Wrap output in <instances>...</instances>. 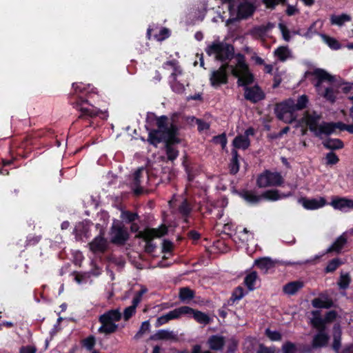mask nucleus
<instances>
[{"instance_id": "f3484780", "label": "nucleus", "mask_w": 353, "mask_h": 353, "mask_svg": "<svg viewBox=\"0 0 353 353\" xmlns=\"http://www.w3.org/2000/svg\"><path fill=\"white\" fill-rule=\"evenodd\" d=\"M245 98L253 103H256L264 98V94L258 86L245 87Z\"/></svg>"}, {"instance_id": "412c9836", "label": "nucleus", "mask_w": 353, "mask_h": 353, "mask_svg": "<svg viewBox=\"0 0 353 353\" xmlns=\"http://www.w3.org/2000/svg\"><path fill=\"white\" fill-rule=\"evenodd\" d=\"M210 349L219 351L222 350L223 345L225 343L224 337L219 335H212L209 337L207 342Z\"/></svg>"}, {"instance_id": "dca6fc26", "label": "nucleus", "mask_w": 353, "mask_h": 353, "mask_svg": "<svg viewBox=\"0 0 353 353\" xmlns=\"http://www.w3.org/2000/svg\"><path fill=\"white\" fill-rule=\"evenodd\" d=\"M299 202L307 210H317L325 205L326 201L323 197L312 199H301Z\"/></svg>"}, {"instance_id": "ddd939ff", "label": "nucleus", "mask_w": 353, "mask_h": 353, "mask_svg": "<svg viewBox=\"0 0 353 353\" xmlns=\"http://www.w3.org/2000/svg\"><path fill=\"white\" fill-rule=\"evenodd\" d=\"M110 237L112 243L122 245L128 240V233L120 223H114L111 228Z\"/></svg>"}, {"instance_id": "774afa93", "label": "nucleus", "mask_w": 353, "mask_h": 353, "mask_svg": "<svg viewBox=\"0 0 353 353\" xmlns=\"http://www.w3.org/2000/svg\"><path fill=\"white\" fill-rule=\"evenodd\" d=\"M124 219L128 220L129 222L134 221L137 218V215L136 214L125 212L123 216Z\"/></svg>"}, {"instance_id": "a19ab883", "label": "nucleus", "mask_w": 353, "mask_h": 353, "mask_svg": "<svg viewBox=\"0 0 353 353\" xmlns=\"http://www.w3.org/2000/svg\"><path fill=\"white\" fill-rule=\"evenodd\" d=\"M307 101L308 99L305 95L301 96L298 99L296 103L294 101V108L295 110L296 111L304 108L306 106Z\"/></svg>"}, {"instance_id": "603ef678", "label": "nucleus", "mask_w": 353, "mask_h": 353, "mask_svg": "<svg viewBox=\"0 0 353 353\" xmlns=\"http://www.w3.org/2000/svg\"><path fill=\"white\" fill-rule=\"evenodd\" d=\"M257 353H279V351L274 347H268L261 344L257 350Z\"/></svg>"}, {"instance_id": "aec40b11", "label": "nucleus", "mask_w": 353, "mask_h": 353, "mask_svg": "<svg viewBox=\"0 0 353 353\" xmlns=\"http://www.w3.org/2000/svg\"><path fill=\"white\" fill-rule=\"evenodd\" d=\"M328 341L329 336L325 332L324 330H320L314 336L312 346L313 348L322 347L327 344Z\"/></svg>"}, {"instance_id": "338daca9", "label": "nucleus", "mask_w": 353, "mask_h": 353, "mask_svg": "<svg viewBox=\"0 0 353 353\" xmlns=\"http://www.w3.org/2000/svg\"><path fill=\"white\" fill-rule=\"evenodd\" d=\"M36 348L33 346L22 347L20 350V353H35Z\"/></svg>"}, {"instance_id": "f8f14e48", "label": "nucleus", "mask_w": 353, "mask_h": 353, "mask_svg": "<svg viewBox=\"0 0 353 353\" xmlns=\"http://www.w3.org/2000/svg\"><path fill=\"white\" fill-rule=\"evenodd\" d=\"M76 108L81 112L82 115H88L94 117L101 114V118L106 119L108 114L106 112H102L94 107L92 105L88 103L86 101L79 99L76 103Z\"/></svg>"}, {"instance_id": "f03ea898", "label": "nucleus", "mask_w": 353, "mask_h": 353, "mask_svg": "<svg viewBox=\"0 0 353 353\" xmlns=\"http://www.w3.org/2000/svg\"><path fill=\"white\" fill-rule=\"evenodd\" d=\"M158 129L149 133L148 141L157 145L161 141L166 143V154L169 160H174L179 154L178 151L172 144L179 141L176 137L177 128L168 120L165 116L157 118Z\"/></svg>"}, {"instance_id": "680f3d73", "label": "nucleus", "mask_w": 353, "mask_h": 353, "mask_svg": "<svg viewBox=\"0 0 353 353\" xmlns=\"http://www.w3.org/2000/svg\"><path fill=\"white\" fill-rule=\"evenodd\" d=\"M179 211L183 215H186L190 212V208L189 204L188 203V202L186 201H184L182 203V204L180 205Z\"/></svg>"}, {"instance_id": "c9c22d12", "label": "nucleus", "mask_w": 353, "mask_h": 353, "mask_svg": "<svg viewBox=\"0 0 353 353\" xmlns=\"http://www.w3.org/2000/svg\"><path fill=\"white\" fill-rule=\"evenodd\" d=\"M341 331L338 325H335L334 327V342H333V348L336 352L339 351L340 344H341Z\"/></svg>"}, {"instance_id": "c85d7f7f", "label": "nucleus", "mask_w": 353, "mask_h": 353, "mask_svg": "<svg viewBox=\"0 0 353 353\" xmlns=\"http://www.w3.org/2000/svg\"><path fill=\"white\" fill-rule=\"evenodd\" d=\"M274 56L281 61H285L292 57V52L286 46H280L274 52Z\"/></svg>"}, {"instance_id": "20e7f679", "label": "nucleus", "mask_w": 353, "mask_h": 353, "mask_svg": "<svg viewBox=\"0 0 353 353\" xmlns=\"http://www.w3.org/2000/svg\"><path fill=\"white\" fill-rule=\"evenodd\" d=\"M121 318V313L118 309L111 310L104 313L99 317L101 326L99 328V332L105 334L114 332L117 328L115 323L119 321Z\"/></svg>"}, {"instance_id": "79ce46f5", "label": "nucleus", "mask_w": 353, "mask_h": 353, "mask_svg": "<svg viewBox=\"0 0 353 353\" xmlns=\"http://www.w3.org/2000/svg\"><path fill=\"white\" fill-rule=\"evenodd\" d=\"M279 28L281 32L283 39L286 41H289L291 39V36L290 32L287 26L284 23H279Z\"/></svg>"}, {"instance_id": "9d476101", "label": "nucleus", "mask_w": 353, "mask_h": 353, "mask_svg": "<svg viewBox=\"0 0 353 353\" xmlns=\"http://www.w3.org/2000/svg\"><path fill=\"white\" fill-rule=\"evenodd\" d=\"M282 183V176L279 173L268 171L261 174L257 179V184L261 188L280 185Z\"/></svg>"}, {"instance_id": "8fccbe9b", "label": "nucleus", "mask_w": 353, "mask_h": 353, "mask_svg": "<svg viewBox=\"0 0 353 353\" xmlns=\"http://www.w3.org/2000/svg\"><path fill=\"white\" fill-rule=\"evenodd\" d=\"M170 36V30L168 28H161L158 34L155 35L157 41H163Z\"/></svg>"}, {"instance_id": "72a5a7b5", "label": "nucleus", "mask_w": 353, "mask_h": 353, "mask_svg": "<svg viewBox=\"0 0 353 353\" xmlns=\"http://www.w3.org/2000/svg\"><path fill=\"white\" fill-rule=\"evenodd\" d=\"M321 37L322 38L323 41L332 49L333 50H338L341 48V45L339 43V41L333 38L330 37L329 36H327L325 34H320Z\"/></svg>"}, {"instance_id": "c756f323", "label": "nucleus", "mask_w": 353, "mask_h": 353, "mask_svg": "<svg viewBox=\"0 0 353 353\" xmlns=\"http://www.w3.org/2000/svg\"><path fill=\"white\" fill-rule=\"evenodd\" d=\"M351 17L347 14H342L341 15L332 14L330 17V22L332 25L342 26L346 22L350 21Z\"/></svg>"}, {"instance_id": "052dcab7", "label": "nucleus", "mask_w": 353, "mask_h": 353, "mask_svg": "<svg viewBox=\"0 0 353 353\" xmlns=\"http://www.w3.org/2000/svg\"><path fill=\"white\" fill-rule=\"evenodd\" d=\"M147 292V290L146 288H142L140 291H139L136 296L134 297L133 299V303H134V305H138L141 301V298H142V296Z\"/></svg>"}, {"instance_id": "a211bd4d", "label": "nucleus", "mask_w": 353, "mask_h": 353, "mask_svg": "<svg viewBox=\"0 0 353 353\" xmlns=\"http://www.w3.org/2000/svg\"><path fill=\"white\" fill-rule=\"evenodd\" d=\"M274 27L272 23H268L266 25H261L255 26L250 29L248 34L251 35L254 39H263L267 32Z\"/></svg>"}, {"instance_id": "2eb2a0df", "label": "nucleus", "mask_w": 353, "mask_h": 353, "mask_svg": "<svg viewBox=\"0 0 353 353\" xmlns=\"http://www.w3.org/2000/svg\"><path fill=\"white\" fill-rule=\"evenodd\" d=\"M330 205L335 210L346 212L353 209V200L345 197H334Z\"/></svg>"}, {"instance_id": "f257e3e1", "label": "nucleus", "mask_w": 353, "mask_h": 353, "mask_svg": "<svg viewBox=\"0 0 353 353\" xmlns=\"http://www.w3.org/2000/svg\"><path fill=\"white\" fill-rule=\"evenodd\" d=\"M205 52L209 56H214L216 60H230L229 63L223 64L218 70L211 72L210 81L213 87H218L228 82V68L231 70L233 76L238 78L239 85H246L253 81V77L245 63V57L241 54L234 55V48L231 45L215 41L207 47Z\"/></svg>"}, {"instance_id": "6e6552de", "label": "nucleus", "mask_w": 353, "mask_h": 353, "mask_svg": "<svg viewBox=\"0 0 353 353\" xmlns=\"http://www.w3.org/2000/svg\"><path fill=\"white\" fill-rule=\"evenodd\" d=\"M167 228L165 225H161L157 229H146L144 231L140 232L137 236L142 238L147 241L145 251L152 252L154 251L155 246L150 243V241L154 238L161 237L167 233Z\"/></svg>"}, {"instance_id": "9b49d317", "label": "nucleus", "mask_w": 353, "mask_h": 353, "mask_svg": "<svg viewBox=\"0 0 353 353\" xmlns=\"http://www.w3.org/2000/svg\"><path fill=\"white\" fill-rule=\"evenodd\" d=\"M188 311H190L188 306H181L172 311H170L167 314L159 316L157 319L155 326L159 327L165 323H167L171 320L179 319L182 316H185V314H187V312Z\"/></svg>"}, {"instance_id": "37998d69", "label": "nucleus", "mask_w": 353, "mask_h": 353, "mask_svg": "<svg viewBox=\"0 0 353 353\" xmlns=\"http://www.w3.org/2000/svg\"><path fill=\"white\" fill-rule=\"evenodd\" d=\"M353 100V97L352 98ZM350 117L353 122V106L350 108ZM340 126V130H347L350 133L353 134V123L350 125H346L341 122V124H338Z\"/></svg>"}, {"instance_id": "49530a36", "label": "nucleus", "mask_w": 353, "mask_h": 353, "mask_svg": "<svg viewBox=\"0 0 353 353\" xmlns=\"http://www.w3.org/2000/svg\"><path fill=\"white\" fill-rule=\"evenodd\" d=\"M350 281V278L348 274H342L340 276V279L339 281V285L341 288H346Z\"/></svg>"}, {"instance_id": "a878e982", "label": "nucleus", "mask_w": 353, "mask_h": 353, "mask_svg": "<svg viewBox=\"0 0 353 353\" xmlns=\"http://www.w3.org/2000/svg\"><path fill=\"white\" fill-rule=\"evenodd\" d=\"M303 287V282L299 281H293L283 286V291L288 295H294Z\"/></svg>"}, {"instance_id": "e433bc0d", "label": "nucleus", "mask_w": 353, "mask_h": 353, "mask_svg": "<svg viewBox=\"0 0 353 353\" xmlns=\"http://www.w3.org/2000/svg\"><path fill=\"white\" fill-rule=\"evenodd\" d=\"M281 350L283 353H296L298 348L295 343L287 341L283 344Z\"/></svg>"}, {"instance_id": "58836bf2", "label": "nucleus", "mask_w": 353, "mask_h": 353, "mask_svg": "<svg viewBox=\"0 0 353 353\" xmlns=\"http://www.w3.org/2000/svg\"><path fill=\"white\" fill-rule=\"evenodd\" d=\"M232 161L230 165V172L232 174H236L239 171V164L237 160V152L236 150L232 151Z\"/></svg>"}, {"instance_id": "b1692460", "label": "nucleus", "mask_w": 353, "mask_h": 353, "mask_svg": "<svg viewBox=\"0 0 353 353\" xmlns=\"http://www.w3.org/2000/svg\"><path fill=\"white\" fill-rule=\"evenodd\" d=\"M254 264L263 272L267 273L274 267L275 262L269 257L255 260Z\"/></svg>"}, {"instance_id": "f704fd0d", "label": "nucleus", "mask_w": 353, "mask_h": 353, "mask_svg": "<svg viewBox=\"0 0 353 353\" xmlns=\"http://www.w3.org/2000/svg\"><path fill=\"white\" fill-rule=\"evenodd\" d=\"M257 277L258 276L256 272H252L245 276L244 283L250 290L254 289V284Z\"/></svg>"}, {"instance_id": "473e14b6", "label": "nucleus", "mask_w": 353, "mask_h": 353, "mask_svg": "<svg viewBox=\"0 0 353 353\" xmlns=\"http://www.w3.org/2000/svg\"><path fill=\"white\" fill-rule=\"evenodd\" d=\"M323 144L326 148L331 150L341 149L343 147V142L339 139H327Z\"/></svg>"}, {"instance_id": "09e8293b", "label": "nucleus", "mask_w": 353, "mask_h": 353, "mask_svg": "<svg viewBox=\"0 0 353 353\" xmlns=\"http://www.w3.org/2000/svg\"><path fill=\"white\" fill-rule=\"evenodd\" d=\"M150 327V323L148 321L143 322L141 325V327H140L139 332H137V334H136L135 337L136 338L141 337L144 333L149 331Z\"/></svg>"}, {"instance_id": "ea45409f", "label": "nucleus", "mask_w": 353, "mask_h": 353, "mask_svg": "<svg viewBox=\"0 0 353 353\" xmlns=\"http://www.w3.org/2000/svg\"><path fill=\"white\" fill-rule=\"evenodd\" d=\"M265 334L272 341H279L282 339L280 332L270 329L265 330Z\"/></svg>"}, {"instance_id": "1a4fd4ad", "label": "nucleus", "mask_w": 353, "mask_h": 353, "mask_svg": "<svg viewBox=\"0 0 353 353\" xmlns=\"http://www.w3.org/2000/svg\"><path fill=\"white\" fill-rule=\"evenodd\" d=\"M288 195L280 194L278 190H268L265 192L261 196H256L252 192H245L242 194V197L250 203H256L261 199L265 198L270 201H277L286 197Z\"/></svg>"}, {"instance_id": "69168bd1", "label": "nucleus", "mask_w": 353, "mask_h": 353, "mask_svg": "<svg viewBox=\"0 0 353 353\" xmlns=\"http://www.w3.org/2000/svg\"><path fill=\"white\" fill-rule=\"evenodd\" d=\"M336 314L334 311H330V312H327L324 319L325 324L326 323H330V322L332 321L336 318Z\"/></svg>"}, {"instance_id": "13d9d810", "label": "nucleus", "mask_w": 353, "mask_h": 353, "mask_svg": "<svg viewBox=\"0 0 353 353\" xmlns=\"http://www.w3.org/2000/svg\"><path fill=\"white\" fill-rule=\"evenodd\" d=\"M95 344V339L93 336H89L83 340V345L88 350H92Z\"/></svg>"}, {"instance_id": "39448f33", "label": "nucleus", "mask_w": 353, "mask_h": 353, "mask_svg": "<svg viewBox=\"0 0 353 353\" xmlns=\"http://www.w3.org/2000/svg\"><path fill=\"white\" fill-rule=\"evenodd\" d=\"M314 74L319 79L316 83V87L318 89L319 93L322 94L327 100L331 102H334L336 99L335 88L333 86L327 87L325 88V91H323L321 89V83L323 81H327L329 82H332L334 79V77L322 69L315 70Z\"/></svg>"}, {"instance_id": "a18cd8bd", "label": "nucleus", "mask_w": 353, "mask_h": 353, "mask_svg": "<svg viewBox=\"0 0 353 353\" xmlns=\"http://www.w3.org/2000/svg\"><path fill=\"white\" fill-rule=\"evenodd\" d=\"M138 305H134L132 303V305L126 307L123 312V318L125 321H128L134 313L136 311V307Z\"/></svg>"}, {"instance_id": "cd10ccee", "label": "nucleus", "mask_w": 353, "mask_h": 353, "mask_svg": "<svg viewBox=\"0 0 353 353\" xmlns=\"http://www.w3.org/2000/svg\"><path fill=\"white\" fill-rule=\"evenodd\" d=\"M312 315V317L310 319V322L312 326L319 330H324L325 321L324 319L321 317L320 312L319 311H313Z\"/></svg>"}, {"instance_id": "e2e57ef3", "label": "nucleus", "mask_w": 353, "mask_h": 353, "mask_svg": "<svg viewBox=\"0 0 353 353\" xmlns=\"http://www.w3.org/2000/svg\"><path fill=\"white\" fill-rule=\"evenodd\" d=\"M172 243L171 241L164 240L163 242V252H170L172 249Z\"/></svg>"}, {"instance_id": "5fc2aeb1", "label": "nucleus", "mask_w": 353, "mask_h": 353, "mask_svg": "<svg viewBox=\"0 0 353 353\" xmlns=\"http://www.w3.org/2000/svg\"><path fill=\"white\" fill-rule=\"evenodd\" d=\"M285 0H263L267 8L273 9L279 3H283Z\"/></svg>"}, {"instance_id": "6ab92c4d", "label": "nucleus", "mask_w": 353, "mask_h": 353, "mask_svg": "<svg viewBox=\"0 0 353 353\" xmlns=\"http://www.w3.org/2000/svg\"><path fill=\"white\" fill-rule=\"evenodd\" d=\"M107 241L101 234L95 237L94 239L90 243V249L93 252H103L107 248Z\"/></svg>"}, {"instance_id": "864d4df0", "label": "nucleus", "mask_w": 353, "mask_h": 353, "mask_svg": "<svg viewBox=\"0 0 353 353\" xmlns=\"http://www.w3.org/2000/svg\"><path fill=\"white\" fill-rule=\"evenodd\" d=\"M228 351L230 352H233L235 351L236 346H237V342L234 339H230L228 341H225V343Z\"/></svg>"}, {"instance_id": "5701e85b", "label": "nucleus", "mask_w": 353, "mask_h": 353, "mask_svg": "<svg viewBox=\"0 0 353 353\" xmlns=\"http://www.w3.org/2000/svg\"><path fill=\"white\" fill-rule=\"evenodd\" d=\"M190 311L187 312L185 314L187 316H192L198 323L201 324H208L210 322V318L205 313L194 310V309L189 307Z\"/></svg>"}, {"instance_id": "0e129e2a", "label": "nucleus", "mask_w": 353, "mask_h": 353, "mask_svg": "<svg viewBox=\"0 0 353 353\" xmlns=\"http://www.w3.org/2000/svg\"><path fill=\"white\" fill-rule=\"evenodd\" d=\"M198 127V130L199 131H202L204 130H208L209 128V125L208 123H205L200 119H197L196 121Z\"/></svg>"}, {"instance_id": "de8ad7c7", "label": "nucleus", "mask_w": 353, "mask_h": 353, "mask_svg": "<svg viewBox=\"0 0 353 353\" xmlns=\"http://www.w3.org/2000/svg\"><path fill=\"white\" fill-rule=\"evenodd\" d=\"M341 264V263L338 259L332 260L326 267V272H331L334 271Z\"/></svg>"}, {"instance_id": "2f4dec72", "label": "nucleus", "mask_w": 353, "mask_h": 353, "mask_svg": "<svg viewBox=\"0 0 353 353\" xmlns=\"http://www.w3.org/2000/svg\"><path fill=\"white\" fill-rule=\"evenodd\" d=\"M312 303L316 308H328L332 306V301L326 297H319L314 299Z\"/></svg>"}, {"instance_id": "4be33fe9", "label": "nucleus", "mask_w": 353, "mask_h": 353, "mask_svg": "<svg viewBox=\"0 0 353 353\" xmlns=\"http://www.w3.org/2000/svg\"><path fill=\"white\" fill-rule=\"evenodd\" d=\"M254 6L247 1H244L238 6V16L240 18L245 19L251 16L254 12Z\"/></svg>"}, {"instance_id": "7c9ffc66", "label": "nucleus", "mask_w": 353, "mask_h": 353, "mask_svg": "<svg viewBox=\"0 0 353 353\" xmlns=\"http://www.w3.org/2000/svg\"><path fill=\"white\" fill-rule=\"evenodd\" d=\"M154 337L156 339H160V340H172V341L177 340V336L173 331L165 330H161L158 331L155 334Z\"/></svg>"}, {"instance_id": "c03bdc74", "label": "nucleus", "mask_w": 353, "mask_h": 353, "mask_svg": "<svg viewBox=\"0 0 353 353\" xmlns=\"http://www.w3.org/2000/svg\"><path fill=\"white\" fill-rule=\"evenodd\" d=\"M317 23L318 21H315L310 26L307 30L305 32L303 37L306 39H311L314 35L318 33V31L315 28Z\"/></svg>"}, {"instance_id": "bf43d9fd", "label": "nucleus", "mask_w": 353, "mask_h": 353, "mask_svg": "<svg viewBox=\"0 0 353 353\" xmlns=\"http://www.w3.org/2000/svg\"><path fill=\"white\" fill-rule=\"evenodd\" d=\"M326 160L328 164L334 165L339 161V158L334 153L330 152L326 156Z\"/></svg>"}, {"instance_id": "6e6d98bb", "label": "nucleus", "mask_w": 353, "mask_h": 353, "mask_svg": "<svg viewBox=\"0 0 353 353\" xmlns=\"http://www.w3.org/2000/svg\"><path fill=\"white\" fill-rule=\"evenodd\" d=\"M239 235L240 238L244 241H248L253 238V234L247 228H243V231L239 233Z\"/></svg>"}, {"instance_id": "393cba45", "label": "nucleus", "mask_w": 353, "mask_h": 353, "mask_svg": "<svg viewBox=\"0 0 353 353\" xmlns=\"http://www.w3.org/2000/svg\"><path fill=\"white\" fill-rule=\"evenodd\" d=\"M143 169L139 168V170H137L135 172V173L134 174L132 187V189L136 194H140L142 191L141 183H142V179H143Z\"/></svg>"}, {"instance_id": "4d7b16f0", "label": "nucleus", "mask_w": 353, "mask_h": 353, "mask_svg": "<svg viewBox=\"0 0 353 353\" xmlns=\"http://www.w3.org/2000/svg\"><path fill=\"white\" fill-rule=\"evenodd\" d=\"M244 290L242 287H238L233 292L232 297L234 300H240L244 296Z\"/></svg>"}, {"instance_id": "4468645a", "label": "nucleus", "mask_w": 353, "mask_h": 353, "mask_svg": "<svg viewBox=\"0 0 353 353\" xmlns=\"http://www.w3.org/2000/svg\"><path fill=\"white\" fill-rule=\"evenodd\" d=\"M254 131L253 128L247 129L243 134L239 135L233 140L232 144L235 148L245 150L250 143L249 137L254 135Z\"/></svg>"}, {"instance_id": "4c0bfd02", "label": "nucleus", "mask_w": 353, "mask_h": 353, "mask_svg": "<svg viewBox=\"0 0 353 353\" xmlns=\"http://www.w3.org/2000/svg\"><path fill=\"white\" fill-rule=\"evenodd\" d=\"M194 297L193 291L189 288H184L180 290L179 298L181 301H185L192 299Z\"/></svg>"}, {"instance_id": "bb28decb", "label": "nucleus", "mask_w": 353, "mask_h": 353, "mask_svg": "<svg viewBox=\"0 0 353 353\" xmlns=\"http://www.w3.org/2000/svg\"><path fill=\"white\" fill-rule=\"evenodd\" d=\"M347 243V237L345 234L339 236L332 245L327 250V252H339Z\"/></svg>"}, {"instance_id": "0eeeda50", "label": "nucleus", "mask_w": 353, "mask_h": 353, "mask_svg": "<svg viewBox=\"0 0 353 353\" xmlns=\"http://www.w3.org/2000/svg\"><path fill=\"white\" fill-rule=\"evenodd\" d=\"M294 101L289 99L276 106L275 112L279 119L285 123H291L296 119Z\"/></svg>"}, {"instance_id": "7ed1b4c3", "label": "nucleus", "mask_w": 353, "mask_h": 353, "mask_svg": "<svg viewBox=\"0 0 353 353\" xmlns=\"http://www.w3.org/2000/svg\"><path fill=\"white\" fill-rule=\"evenodd\" d=\"M321 115L315 112H306L301 118V125H306L315 136L321 137L323 134L330 135L334 133L336 129L340 130L341 122L320 123Z\"/></svg>"}, {"instance_id": "423d86ee", "label": "nucleus", "mask_w": 353, "mask_h": 353, "mask_svg": "<svg viewBox=\"0 0 353 353\" xmlns=\"http://www.w3.org/2000/svg\"><path fill=\"white\" fill-rule=\"evenodd\" d=\"M165 70L171 72L170 83L172 90L177 93H182L185 90L184 83H181V79H178L181 77L182 72L178 66L176 61H167L164 63Z\"/></svg>"}, {"instance_id": "3c124183", "label": "nucleus", "mask_w": 353, "mask_h": 353, "mask_svg": "<svg viewBox=\"0 0 353 353\" xmlns=\"http://www.w3.org/2000/svg\"><path fill=\"white\" fill-rule=\"evenodd\" d=\"M213 140L215 143L221 144L223 149L226 147L227 139L225 134L214 137Z\"/></svg>"}]
</instances>
